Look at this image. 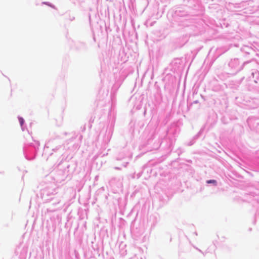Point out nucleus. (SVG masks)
<instances>
[{"instance_id": "f03ea898", "label": "nucleus", "mask_w": 259, "mask_h": 259, "mask_svg": "<svg viewBox=\"0 0 259 259\" xmlns=\"http://www.w3.org/2000/svg\"><path fill=\"white\" fill-rule=\"evenodd\" d=\"M20 122L21 124L22 125L23 123V119L21 118L20 119Z\"/></svg>"}, {"instance_id": "f257e3e1", "label": "nucleus", "mask_w": 259, "mask_h": 259, "mask_svg": "<svg viewBox=\"0 0 259 259\" xmlns=\"http://www.w3.org/2000/svg\"><path fill=\"white\" fill-rule=\"evenodd\" d=\"M207 183H208V184L212 183V184H216V181L215 180H208V181H207Z\"/></svg>"}]
</instances>
